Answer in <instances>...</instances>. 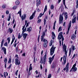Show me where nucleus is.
Wrapping results in <instances>:
<instances>
[{
    "instance_id": "nucleus-36",
    "label": "nucleus",
    "mask_w": 78,
    "mask_h": 78,
    "mask_svg": "<svg viewBox=\"0 0 78 78\" xmlns=\"http://www.w3.org/2000/svg\"><path fill=\"white\" fill-rule=\"evenodd\" d=\"M51 77V74H49L48 78H50Z\"/></svg>"
},
{
    "instance_id": "nucleus-44",
    "label": "nucleus",
    "mask_w": 78,
    "mask_h": 78,
    "mask_svg": "<svg viewBox=\"0 0 78 78\" xmlns=\"http://www.w3.org/2000/svg\"><path fill=\"white\" fill-rule=\"evenodd\" d=\"M22 12V11L21 10V9H20V10L19 12H18V14H21Z\"/></svg>"
},
{
    "instance_id": "nucleus-59",
    "label": "nucleus",
    "mask_w": 78,
    "mask_h": 78,
    "mask_svg": "<svg viewBox=\"0 0 78 78\" xmlns=\"http://www.w3.org/2000/svg\"><path fill=\"white\" fill-rule=\"evenodd\" d=\"M23 56H25V53H24L22 55Z\"/></svg>"
},
{
    "instance_id": "nucleus-10",
    "label": "nucleus",
    "mask_w": 78,
    "mask_h": 78,
    "mask_svg": "<svg viewBox=\"0 0 78 78\" xmlns=\"http://www.w3.org/2000/svg\"><path fill=\"white\" fill-rule=\"evenodd\" d=\"M23 39L24 40H25V39H26V38L27 37V36H28V34H26V33L23 34Z\"/></svg>"
},
{
    "instance_id": "nucleus-47",
    "label": "nucleus",
    "mask_w": 78,
    "mask_h": 78,
    "mask_svg": "<svg viewBox=\"0 0 78 78\" xmlns=\"http://www.w3.org/2000/svg\"><path fill=\"white\" fill-rule=\"evenodd\" d=\"M5 13L6 14H9V11L8 10L6 11L5 12Z\"/></svg>"
},
{
    "instance_id": "nucleus-51",
    "label": "nucleus",
    "mask_w": 78,
    "mask_h": 78,
    "mask_svg": "<svg viewBox=\"0 0 78 78\" xmlns=\"http://www.w3.org/2000/svg\"><path fill=\"white\" fill-rule=\"evenodd\" d=\"M41 22V20H39L37 21V22L39 23V22Z\"/></svg>"
},
{
    "instance_id": "nucleus-27",
    "label": "nucleus",
    "mask_w": 78,
    "mask_h": 78,
    "mask_svg": "<svg viewBox=\"0 0 78 78\" xmlns=\"http://www.w3.org/2000/svg\"><path fill=\"white\" fill-rule=\"evenodd\" d=\"M27 30V27H26L25 29H24L22 31V35H23V34L24 33V32H25V31Z\"/></svg>"
},
{
    "instance_id": "nucleus-11",
    "label": "nucleus",
    "mask_w": 78,
    "mask_h": 78,
    "mask_svg": "<svg viewBox=\"0 0 78 78\" xmlns=\"http://www.w3.org/2000/svg\"><path fill=\"white\" fill-rule=\"evenodd\" d=\"M2 50L3 51L5 55L6 54V49L5 48L3 47H2Z\"/></svg>"
},
{
    "instance_id": "nucleus-33",
    "label": "nucleus",
    "mask_w": 78,
    "mask_h": 78,
    "mask_svg": "<svg viewBox=\"0 0 78 78\" xmlns=\"http://www.w3.org/2000/svg\"><path fill=\"white\" fill-rule=\"evenodd\" d=\"M10 19H11V15H9V18L8 19V21H9V20H10Z\"/></svg>"
},
{
    "instance_id": "nucleus-14",
    "label": "nucleus",
    "mask_w": 78,
    "mask_h": 78,
    "mask_svg": "<svg viewBox=\"0 0 78 78\" xmlns=\"http://www.w3.org/2000/svg\"><path fill=\"white\" fill-rule=\"evenodd\" d=\"M56 65L55 63H52V64L51 65V69H54L55 68V67H56Z\"/></svg>"
},
{
    "instance_id": "nucleus-37",
    "label": "nucleus",
    "mask_w": 78,
    "mask_h": 78,
    "mask_svg": "<svg viewBox=\"0 0 78 78\" xmlns=\"http://www.w3.org/2000/svg\"><path fill=\"white\" fill-rule=\"evenodd\" d=\"M70 55H71V48H70L69 49V56H70Z\"/></svg>"
},
{
    "instance_id": "nucleus-43",
    "label": "nucleus",
    "mask_w": 78,
    "mask_h": 78,
    "mask_svg": "<svg viewBox=\"0 0 78 78\" xmlns=\"http://www.w3.org/2000/svg\"><path fill=\"white\" fill-rule=\"evenodd\" d=\"M43 46L44 47H45V48H46L47 47V44H45L44 43V44H43Z\"/></svg>"
},
{
    "instance_id": "nucleus-60",
    "label": "nucleus",
    "mask_w": 78,
    "mask_h": 78,
    "mask_svg": "<svg viewBox=\"0 0 78 78\" xmlns=\"http://www.w3.org/2000/svg\"><path fill=\"white\" fill-rule=\"evenodd\" d=\"M39 5V4L38 3V2H37V7H38Z\"/></svg>"
},
{
    "instance_id": "nucleus-2",
    "label": "nucleus",
    "mask_w": 78,
    "mask_h": 78,
    "mask_svg": "<svg viewBox=\"0 0 78 78\" xmlns=\"http://www.w3.org/2000/svg\"><path fill=\"white\" fill-rule=\"evenodd\" d=\"M63 48V49L64 51H65V55H66V56L64 55L63 56V61L64 62V64H65L66 62V60L67 59V58L66 57L67 56V51H66L67 48L66 47V46L65 45V44H64Z\"/></svg>"
},
{
    "instance_id": "nucleus-41",
    "label": "nucleus",
    "mask_w": 78,
    "mask_h": 78,
    "mask_svg": "<svg viewBox=\"0 0 78 78\" xmlns=\"http://www.w3.org/2000/svg\"><path fill=\"white\" fill-rule=\"evenodd\" d=\"M52 34L53 35L52 36H54V37H55V33L53 32H52Z\"/></svg>"
},
{
    "instance_id": "nucleus-64",
    "label": "nucleus",
    "mask_w": 78,
    "mask_h": 78,
    "mask_svg": "<svg viewBox=\"0 0 78 78\" xmlns=\"http://www.w3.org/2000/svg\"><path fill=\"white\" fill-rule=\"evenodd\" d=\"M55 37H54L53 36H52V39H53V40L55 39Z\"/></svg>"
},
{
    "instance_id": "nucleus-63",
    "label": "nucleus",
    "mask_w": 78,
    "mask_h": 78,
    "mask_svg": "<svg viewBox=\"0 0 78 78\" xmlns=\"http://www.w3.org/2000/svg\"><path fill=\"white\" fill-rule=\"evenodd\" d=\"M40 68H41V69H42V66L41 64L40 65Z\"/></svg>"
},
{
    "instance_id": "nucleus-39",
    "label": "nucleus",
    "mask_w": 78,
    "mask_h": 78,
    "mask_svg": "<svg viewBox=\"0 0 78 78\" xmlns=\"http://www.w3.org/2000/svg\"><path fill=\"white\" fill-rule=\"evenodd\" d=\"M54 8V6H53V5H51V9H53Z\"/></svg>"
},
{
    "instance_id": "nucleus-54",
    "label": "nucleus",
    "mask_w": 78,
    "mask_h": 78,
    "mask_svg": "<svg viewBox=\"0 0 78 78\" xmlns=\"http://www.w3.org/2000/svg\"><path fill=\"white\" fill-rule=\"evenodd\" d=\"M25 25L23 27V28H22V30H24V28H25Z\"/></svg>"
},
{
    "instance_id": "nucleus-6",
    "label": "nucleus",
    "mask_w": 78,
    "mask_h": 78,
    "mask_svg": "<svg viewBox=\"0 0 78 78\" xmlns=\"http://www.w3.org/2000/svg\"><path fill=\"white\" fill-rule=\"evenodd\" d=\"M55 55H54L53 56L51 57H50L49 58V64H51V62L52 61H53V59H54V58H55Z\"/></svg>"
},
{
    "instance_id": "nucleus-57",
    "label": "nucleus",
    "mask_w": 78,
    "mask_h": 78,
    "mask_svg": "<svg viewBox=\"0 0 78 78\" xmlns=\"http://www.w3.org/2000/svg\"><path fill=\"white\" fill-rule=\"evenodd\" d=\"M75 54H74L73 56V57L72 59H73V58H75Z\"/></svg>"
},
{
    "instance_id": "nucleus-9",
    "label": "nucleus",
    "mask_w": 78,
    "mask_h": 78,
    "mask_svg": "<svg viewBox=\"0 0 78 78\" xmlns=\"http://www.w3.org/2000/svg\"><path fill=\"white\" fill-rule=\"evenodd\" d=\"M45 32H44L42 34V35L41 36V41H43L44 37H45Z\"/></svg>"
},
{
    "instance_id": "nucleus-22",
    "label": "nucleus",
    "mask_w": 78,
    "mask_h": 78,
    "mask_svg": "<svg viewBox=\"0 0 78 78\" xmlns=\"http://www.w3.org/2000/svg\"><path fill=\"white\" fill-rule=\"evenodd\" d=\"M3 43H4V39H3L2 40V41L1 42V47H3Z\"/></svg>"
},
{
    "instance_id": "nucleus-23",
    "label": "nucleus",
    "mask_w": 78,
    "mask_h": 78,
    "mask_svg": "<svg viewBox=\"0 0 78 78\" xmlns=\"http://www.w3.org/2000/svg\"><path fill=\"white\" fill-rule=\"evenodd\" d=\"M15 3L16 5H19V4L20 3V2H19V0L16 1L15 2Z\"/></svg>"
},
{
    "instance_id": "nucleus-34",
    "label": "nucleus",
    "mask_w": 78,
    "mask_h": 78,
    "mask_svg": "<svg viewBox=\"0 0 78 78\" xmlns=\"http://www.w3.org/2000/svg\"><path fill=\"white\" fill-rule=\"evenodd\" d=\"M17 8V6H15L13 7L12 9H16Z\"/></svg>"
},
{
    "instance_id": "nucleus-32",
    "label": "nucleus",
    "mask_w": 78,
    "mask_h": 78,
    "mask_svg": "<svg viewBox=\"0 0 78 78\" xmlns=\"http://www.w3.org/2000/svg\"><path fill=\"white\" fill-rule=\"evenodd\" d=\"M76 70H77V68L76 67H75L73 68V71H74V72L76 71Z\"/></svg>"
},
{
    "instance_id": "nucleus-17",
    "label": "nucleus",
    "mask_w": 78,
    "mask_h": 78,
    "mask_svg": "<svg viewBox=\"0 0 78 78\" xmlns=\"http://www.w3.org/2000/svg\"><path fill=\"white\" fill-rule=\"evenodd\" d=\"M8 32H10V33H12V31H13V30L12 29L10 28L9 27L8 29Z\"/></svg>"
},
{
    "instance_id": "nucleus-40",
    "label": "nucleus",
    "mask_w": 78,
    "mask_h": 78,
    "mask_svg": "<svg viewBox=\"0 0 78 78\" xmlns=\"http://www.w3.org/2000/svg\"><path fill=\"white\" fill-rule=\"evenodd\" d=\"M7 40L8 41L9 44V42H10V39H9V37H8L7 38Z\"/></svg>"
},
{
    "instance_id": "nucleus-3",
    "label": "nucleus",
    "mask_w": 78,
    "mask_h": 78,
    "mask_svg": "<svg viewBox=\"0 0 78 78\" xmlns=\"http://www.w3.org/2000/svg\"><path fill=\"white\" fill-rule=\"evenodd\" d=\"M46 59H47V55H45L43 59H42V58H41L40 61V63H41V64H45ZM43 60V61H42Z\"/></svg>"
},
{
    "instance_id": "nucleus-45",
    "label": "nucleus",
    "mask_w": 78,
    "mask_h": 78,
    "mask_svg": "<svg viewBox=\"0 0 78 78\" xmlns=\"http://www.w3.org/2000/svg\"><path fill=\"white\" fill-rule=\"evenodd\" d=\"M4 46H6V47H8V43L6 42L4 44Z\"/></svg>"
},
{
    "instance_id": "nucleus-29",
    "label": "nucleus",
    "mask_w": 78,
    "mask_h": 78,
    "mask_svg": "<svg viewBox=\"0 0 78 78\" xmlns=\"http://www.w3.org/2000/svg\"><path fill=\"white\" fill-rule=\"evenodd\" d=\"M47 5H45V7L44 9V13L46 11H47Z\"/></svg>"
},
{
    "instance_id": "nucleus-18",
    "label": "nucleus",
    "mask_w": 78,
    "mask_h": 78,
    "mask_svg": "<svg viewBox=\"0 0 78 78\" xmlns=\"http://www.w3.org/2000/svg\"><path fill=\"white\" fill-rule=\"evenodd\" d=\"M75 37H76V36L75 35V34H73L72 35V39L73 40H74Z\"/></svg>"
},
{
    "instance_id": "nucleus-12",
    "label": "nucleus",
    "mask_w": 78,
    "mask_h": 78,
    "mask_svg": "<svg viewBox=\"0 0 78 78\" xmlns=\"http://www.w3.org/2000/svg\"><path fill=\"white\" fill-rule=\"evenodd\" d=\"M71 27V23H69V27L68 29V30L66 32V34H69V31H70V28Z\"/></svg>"
},
{
    "instance_id": "nucleus-53",
    "label": "nucleus",
    "mask_w": 78,
    "mask_h": 78,
    "mask_svg": "<svg viewBox=\"0 0 78 78\" xmlns=\"http://www.w3.org/2000/svg\"><path fill=\"white\" fill-rule=\"evenodd\" d=\"M34 48L35 51H36V46H35L34 47Z\"/></svg>"
},
{
    "instance_id": "nucleus-7",
    "label": "nucleus",
    "mask_w": 78,
    "mask_h": 78,
    "mask_svg": "<svg viewBox=\"0 0 78 78\" xmlns=\"http://www.w3.org/2000/svg\"><path fill=\"white\" fill-rule=\"evenodd\" d=\"M64 71L66 70V72H69V64H67L66 65V67L64 69Z\"/></svg>"
},
{
    "instance_id": "nucleus-49",
    "label": "nucleus",
    "mask_w": 78,
    "mask_h": 78,
    "mask_svg": "<svg viewBox=\"0 0 78 78\" xmlns=\"http://www.w3.org/2000/svg\"><path fill=\"white\" fill-rule=\"evenodd\" d=\"M53 29L54 30H55V23L54 24V26L53 27Z\"/></svg>"
},
{
    "instance_id": "nucleus-25",
    "label": "nucleus",
    "mask_w": 78,
    "mask_h": 78,
    "mask_svg": "<svg viewBox=\"0 0 78 78\" xmlns=\"http://www.w3.org/2000/svg\"><path fill=\"white\" fill-rule=\"evenodd\" d=\"M43 42H44V44H46L48 43V41H47V40L44 39L43 40Z\"/></svg>"
},
{
    "instance_id": "nucleus-50",
    "label": "nucleus",
    "mask_w": 78,
    "mask_h": 78,
    "mask_svg": "<svg viewBox=\"0 0 78 78\" xmlns=\"http://www.w3.org/2000/svg\"><path fill=\"white\" fill-rule=\"evenodd\" d=\"M7 59L6 58H5V59L4 60V62H5V63H6V62H7Z\"/></svg>"
},
{
    "instance_id": "nucleus-38",
    "label": "nucleus",
    "mask_w": 78,
    "mask_h": 78,
    "mask_svg": "<svg viewBox=\"0 0 78 78\" xmlns=\"http://www.w3.org/2000/svg\"><path fill=\"white\" fill-rule=\"evenodd\" d=\"M76 2H76V8H77L78 7V2L77 0L76 1Z\"/></svg>"
},
{
    "instance_id": "nucleus-28",
    "label": "nucleus",
    "mask_w": 78,
    "mask_h": 78,
    "mask_svg": "<svg viewBox=\"0 0 78 78\" xmlns=\"http://www.w3.org/2000/svg\"><path fill=\"white\" fill-rule=\"evenodd\" d=\"M53 42V41L52 40H51V41H50V43L49 44V46H51V45H52V43Z\"/></svg>"
},
{
    "instance_id": "nucleus-62",
    "label": "nucleus",
    "mask_w": 78,
    "mask_h": 78,
    "mask_svg": "<svg viewBox=\"0 0 78 78\" xmlns=\"http://www.w3.org/2000/svg\"><path fill=\"white\" fill-rule=\"evenodd\" d=\"M61 0H58V3H59L61 2Z\"/></svg>"
},
{
    "instance_id": "nucleus-56",
    "label": "nucleus",
    "mask_w": 78,
    "mask_h": 78,
    "mask_svg": "<svg viewBox=\"0 0 78 78\" xmlns=\"http://www.w3.org/2000/svg\"><path fill=\"white\" fill-rule=\"evenodd\" d=\"M16 52H18V47H17L16 48Z\"/></svg>"
},
{
    "instance_id": "nucleus-30",
    "label": "nucleus",
    "mask_w": 78,
    "mask_h": 78,
    "mask_svg": "<svg viewBox=\"0 0 78 78\" xmlns=\"http://www.w3.org/2000/svg\"><path fill=\"white\" fill-rule=\"evenodd\" d=\"M62 31V27H60L58 29V32H59V31Z\"/></svg>"
},
{
    "instance_id": "nucleus-13",
    "label": "nucleus",
    "mask_w": 78,
    "mask_h": 78,
    "mask_svg": "<svg viewBox=\"0 0 78 78\" xmlns=\"http://www.w3.org/2000/svg\"><path fill=\"white\" fill-rule=\"evenodd\" d=\"M26 18V15L24 14L21 17V20L22 21L24 20Z\"/></svg>"
},
{
    "instance_id": "nucleus-31",
    "label": "nucleus",
    "mask_w": 78,
    "mask_h": 78,
    "mask_svg": "<svg viewBox=\"0 0 78 78\" xmlns=\"http://www.w3.org/2000/svg\"><path fill=\"white\" fill-rule=\"evenodd\" d=\"M44 25H46V23H47V20H45V19H44Z\"/></svg>"
},
{
    "instance_id": "nucleus-46",
    "label": "nucleus",
    "mask_w": 78,
    "mask_h": 78,
    "mask_svg": "<svg viewBox=\"0 0 78 78\" xmlns=\"http://www.w3.org/2000/svg\"><path fill=\"white\" fill-rule=\"evenodd\" d=\"M11 58H9V63H11Z\"/></svg>"
},
{
    "instance_id": "nucleus-55",
    "label": "nucleus",
    "mask_w": 78,
    "mask_h": 78,
    "mask_svg": "<svg viewBox=\"0 0 78 78\" xmlns=\"http://www.w3.org/2000/svg\"><path fill=\"white\" fill-rule=\"evenodd\" d=\"M29 23H27V24L26 26V27H28V26L29 25Z\"/></svg>"
},
{
    "instance_id": "nucleus-5",
    "label": "nucleus",
    "mask_w": 78,
    "mask_h": 78,
    "mask_svg": "<svg viewBox=\"0 0 78 78\" xmlns=\"http://www.w3.org/2000/svg\"><path fill=\"white\" fill-rule=\"evenodd\" d=\"M58 38L59 40H60V39H61V38L62 39V38H64V37H63V36L62 35V32H61L59 33Z\"/></svg>"
},
{
    "instance_id": "nucleus-19",
    "label": "nucleus",
    "mask_w": 78,
    "mask_h": 78,
    "mask_svg": "<svg viewBox=\"0 0 78 78\" xmlns=\"http://www.w3.org/2000/svg\"><path fill=\"white\" fill-rule=\"evenodd\" d=\"M76 16L74 17L73 19V21H72L73 23H75V22L76 21Z\"/></svg>"
},
{
    "instance_id": "nucleus-26",
    "label": "nucleus",
    "mask_w": 78,
    "mask_h": 78,
    "mask_svg": "<svg viewBox=\"0 0 78 78\" xmlns=\"http://www.w3.org/2000/svg\"><path fill=\"white\" fill-rule=\"evenodd\" d=\"M6 4H3L2 6V8L3 9H5V8H6Z\"/></svg>"
},
{
    "instance_id": "nucleus-52",
    "label": "nucleus",
    "mask_w": 78,
    "mask_h": 78,
    "mask_svg": "<svg viewBox=\"0 0 78 78\" xmlns=\"http://www.w3.org/2000/svg\"><path fill=\"white\" fill-rule=\"evenodd\" d=\"M11 66H12V65L10 64V65H9V67H8V69H10V68H11Z\"/></svg>"
},
{
    "instance_id": "nucleus-58",
    "label": "nucleus",
    "mask_w": 78,
    "mask_h": 78,
    "mask_svg": "<svg viewBox=\"0 0 78 78\" xmlns=\"http://www.w3.org/2000/svg\"><path fill=\"white\" fill-rule=\"evenodd\" d=\"M66 22H64V23H63V26H65L66 25Z\"/></svg>"
},
{
    "instance_id": "nucleus-8",
    "label": "nucleus",
    "mask_w": 78,
    "mask_h": 78,
    "mask_svg": "<svg viewBox=\"0 0 78 78\" xmlns=\"http://www.w3.org/2000/svg\"><path fill=\"white\" fill-rule=\"evenodd\" d=\"M15 60V64L16 65H19L20 64V62L18 60V58H16Z\"/></svg>"
},
{
    "instance_id": "nucleus-61",
    "label": "nucleus",
    "mask_w": 78,
    "mask_h": 78,
    "mask_svg": "<svg viewBox=\"0 0 78 78\" xmlns=\"http://www.w3.org/2000/svg\"><path fill=\"white\" fill-rule=\"evenodd\" d=\"M37 11L38 12H39V11H41V10L39 9H37Z\"/></svg>"
},
{
    "instance_id": "nucleus-24",
    "label": "nucleus",
    "mask_w": 78,
    "mask_h": 78,
    "mask_svg": "<svg viewBox=\"0 0 78 78\" xmlns=\"http://www.w3.org/2000/svg\"><path fill=\"white\" fill-rule=\"evenodd\" d=\"M34 14H33L32 15L30 16V20L33 19V18H34Z\"/></svg>"
},
{
    "instance_id": "nucleus-42",
    "label": "nucleus",
    "mask_w": 78,
    "mask_h": 78,
    "mask_svg": "<svg viewBox=\"0 0 78 78\" xmlns=\"http://www.w3.org/2000/svg\"><path fill=\"white\" fill-rule=\"evenodd\" d=\"M62 45H63V41H64V38H62Z\"/></svg>"
},
{
    "instance_id": "nucleus-21",
    "label": "nucleus",
    "mask_w": 78,
    "mask_h": 78,
    "mask_svg": "<svg viewBox=\"0 0 78 78\" xmlns=\"http://www.w3.org/2000/svg\"><path fill=\"white\" fill-rule=\"evenodd\" d=\"M76 48H75V46H72L71 48V49L73 51L74 50H75Z\"/></svg>"
},
{
    "instance_id": "nucleus-15",
    "label": "nucleus",
    "mask_w": 78,
    "mask_h": 78,
    "mask_svg": "<svg viewBox=\"0 0 78 78\" xmlns=\"http://www.w3.org/2000/svg\"><path fill=\"white\" fill-rule=\"evenodd\" d=\"M32 30V28H31V27H30L29 28H28L27 29V30L26 31H28V32H29V33H30L31 32Z\"/></svg>"
},
{
    "instance_id": "nucleus-20",
    "label": "nucleus",
    "mask_w": 78,
    "mask_h": 78,
    "mask_svg": "<svg viewBox=\"0 0 78 78\" xmlns=\"http://www.w3.org/2000/svg\"><path fill=\"white\" fill-rule=\"evenodd\" d=\"M23 36V35H22H22L21 36L20 34L19 33L18 36V39H20L21 37H22Z\"/></svg>"
},
{
    "instance_id": "nucleus-16",
    "label": "nucleus",
    "mask_w": 78,
    "mask_h": 78,
    "mask_svg": "<svg viewBox=\"0 0 78 78\" xmlns=\"http://www.w3.org/2000/svg\"><path fill=\"white\" fill-rule=\"evenodd\" d=\"M15 38L14 37V35H12V42L11 43V44H12V43H13L14 40H15Z\"/></svg>"
},
{
    "instance_id": "nucleus-1",
    "label": "nucleus",
    "mask_w": 78,
    "mask_h": 78,
    "mask_svg": "<svg viewBox=\"0 0 78 78\" xmlns=\"http://www.w3.org/2000/svg\"><path fill=\"white\" fill-rule=\"evenodd\" d=\"M63 15H64L66 20H67V17H68L67 16V12L63 13L62 15H60L59 20V23H60V24L62 23V20H63V17L62 16H63Z\"/></svg>"
},
{
    "instance_id": "nucleus-35",
    "label": "nucleus",
    "mask_w": 78,
    "mask_h": 78,
    "mask_svg": "<svg viewBox=\"0 0 78 78\" xmlns=\"http://www.w3.org/2000/svg\"><path fill=\"white\" fill-rule=\"evenodd\" d=\"M31 70H32V66H30L29 69V73H30V72Z\"/></svg>"
},
{
    "instance_id": "nucleus-48",
    "label": "nucleus",
    "mask_w": 78,
    "mask_h": 78,
    "mask_svg": "<svg viewBox=\"0 0 78 78\" xmlns=\"http://www.w3.org/2000/svg\"><path fill=\"white\" fill-rule=\"evenodd\" d=\"M76 66V64H75L73 66L72 68L73 69V68H75V67Z\"/></svg>"
},
{
    "instance_id": "nucleus-4",
    "label": "nucleus",
    "mask_w": 78,
    "mask_h": 78,
    "mask_svg": "<svg viewBox=\"0 0 78 78\" xmlns=\"http://www.w3.org/2000/svg\"><path fill=\"white\" fill-rule=\"evenodd\" d=\"M56 48V47H53V45L52 47L50 49V55H53L54 52H55V50Z\"/></svg>"
}]
</instances>
